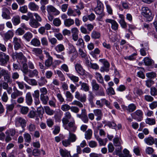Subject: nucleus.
I'll use <instances>...</instances> for the list:
<instances>
[{"instance_id":"obj_1","label":"nucleus","mask_w":157,"mask_h":157,"mask_svg":"<svg viewBox=\"0 0 157 157\" xmlns=\"http://www.w3.org/2000/svg\"><path fill=\"white\" fill-rule=\"evenodd\" d=\"M67 52L69 56L71 57L72 62L78 56V53L75 48L71 44H68Z\"/></svg>"},{"instance_id":"obj_2","label":"nucleus","mask_w":157,"mask_h":157,"mask_svg":"<svg viewBox=\"0 0 157 157\" xmlns=\"http://www.w3.org/2000/svg\"><path fill=\"white\" fill-rule=\"evenodd\" d=\"M97 6L94 9L95 13L99 15V17L101 19L104 15L103 13V5L99 0H97Z\"/></svg>"},{"instance_id":"obj_3","label":"nucleus","mask_w":157,"mask_h":157,"mask_svg":"<svg viewBox=\"0 0 157 157\" xmlns=\"http://www.w3.org/2000/svg\"><path fill=\"white\" fill-rule=\"evenodd\" d=\"M142 14L147 18V21H151L153 17L151 16V13L150 10L147 7H143L141 9Z\"/></svg>"},{"instance_id":"obj_4","label":"nucleus","mask_w":157,"mask_h":157,"mask_svg":"<svg viewBox=\"0 0 157 157\" xmlns=\"http://www.w3.org/2000/svg\"><path fill=\"white\" fill-rule=\"evenodd\" d=\"M96 104L97 107L99 108H102L104 105L108 108L111 109L112 107L110 106V103L105 98L101 99L100 100H97L96 101Z\"/></svg>"},{"instance_id":"obj_5","label":"nucleus","mask_w":157,"mask_h":157,"mask_svg":"<svg viewBox=\"0 0 157 157\" xmlns=\"http://www.w3.org/2000/svg\"><path fill=\"white\" fill-rule=\"evenodd\" d=\"M143 115V113L142 111L140 109H138L131 114L132 118L137 121H140L142 120Z\"/></svg>"},{"instance_id":"obj_6","label":"nucleus","mask_w":157,"mask_h":157,"mask_svg":"<svg viewBox=\"0 0 157 157\" xmlns=\"http://www.w3.org/2000/svg\"><path fill=\"white\" fill-rule=\"evenodd\" d=\"M27 121L24 118L21 117H17L15 120V124L16 127H21L22 128H24L26 126Z\"/></svg>"},{"instance_id":"obj_7","label":"nucleus","mask_w":157,"mask_h":157,"mask_svg":"<svg viewBox=\"0 0 157 157\" xmlns=\"http://www.w3.org/2000/svg\"><path fill=\"white\" fill-rule=\"evenodd\" d=\"M10 59L9 56L3 52H0V63L1 65L5 66Z\"/></svg>"},{"instance_id":"obj_8","label":"nucleus","mask_w":157,"mask_h":157,"mask_svg":"<svg viewBox=\"0 0 157 157\" xmlns=\"http://www.w3.org/2000/svg\"><path fill=\"white\" fill-rule=\"evenodd\" d=\"M67 124H68V127H67L66 125L63 126L64 127L65 129L68 130L69 132L75 131L77 127L75 125V121L73 118H72L71 121H69Z\"/></svg>"},{"instance_id":"obj_9","label":"nucleus","mask_w":157,"mask_h":157,"mask_svg":"<svg viewBox=\"0 0 157 157\" xmlns=\"http://www.w3.org/2000/svg\"><path fill=\"white\" fill-rule=\"evenodd\" d=\"M13 43L14 48L15 50H17L21 48L22 45L21 39L20 38L14 37L13 38Z\"/></svg>"},{"instance_id":"obj_10","label":"nucleus","mask_w":157,"mask_h":157,"mask_svg":"<svg viewBox=\"0 0 157 157\" xmlns=\"http://www.w3.org/2000/svg\"><path fill=\"white\" fill-rule=\"evenodd\" d=\"M76 116L80 118L84 123H87L88 122L89 119L85 109H82L81 114H77Z\"/></svg>"},{"instance_id":"obj_11","label":"nucleus","mask_w":157,"mask_h":157,"mask_svg":"<svg viewBox=\"0 0 157 157\" xmlns=\"http://www.w3.org/2000/svg\"><path fill=\"white\" fill-rule=\"evenodd\" d=\"M73 118L71 116V113L68 111H67L64 114V117L62 118V122L63 126H65L67 124L69 121V120Z\"/></svg>"},{"instance_id":"obj_12","label":"nucleus","mask_w":157,"mask_h":157,"mask_svg":"<svg viewBox=\"0 0 157 157\" xmlns=\"http://www.w3.org/2000/svg\"><path fill=\"white\" fill-rule=\"evenodd\" d=\"M46 10L48 14L53 13L54 15H57L60 13V12L52 5L47 6Z\"/></svg>"},{"instance_id":"obj_13","label":"nucleus","mask_w":157,"mask_h":157,"mask_svg":"<svg viewBox=\"0 0 157 157\" xmlns=\"http://www.w3.org/2000/svg\"><path fill=\"white\" fill-rule=\"evenodd\" d=\"M3 71L2 75L3 76L4 81L7 82H11L12 79L11 78L10 73L8 71L5 69H3Z\"/></svg>"},{"instance_id":"obj_14","label":"nucleus","mask_w":157,"mask_h":157,"mask_svg":"<svg viewBox=\"0 0 157 157\" xmlns=\"http://www.w3.org/2000/svg\"><path fill=\"white\" fill-rule=\"evenodd\" d=\"M105 21L106 23H110L111 24V28L113 30L115 31L117 30L118 24L115 21L111 19H107Z\"/></svg>"},{"instance_id":"obj_15","label":"nucleus","mask_w":157,"mask_h":157,"mask_svg":"<svg viewBox=\"0 0 157 157\" xmlns=\"http://www.w3.org/2000/svg\"><path fill=\"white\" fill-rule=\"evenodd\" d=\"M14 56L18 60H20V62L22 63L26 62L27 61L26 58L23 55L22 52L17 53L15 52L14 53Z\"/></svg>"},{"instance_id":"obj_16","label":"nucleus","mask_w":157,"mask_h":157,"mask_svg":"<svg viewBox=\"0 0 157 157\" xmlns=\"http://www.w3.org/2000/svg\"><path fill=\"white\" fill-rule=\"evenodd\" d=\"M14 92H13L11 94V97L12 99H16L18 96H22L23 92L18 90L16 87L13 88Z\"/></svg>"},{"instance_id":"obj_17","label":"nucleus","mask_w":157,"mask_h":157,"mask_svg":"<svg viewBox=\"0 0 157 157\" xmlns=\"http://www.w3.org/2000/svg\"><path fill=\"white\" fill-rule=\"evenodd\" d=\"M75 69L77 72L82 75L85 74V70L83 68L82 65L79 63H77L75 65Z\"/></svg>"},{"instance_id":"obj_18","label":"nucleus","mask_w":157,"mask_h":157,"mask_svg":"<svg viewBox=\"0 0 157 157\" xmlns=\"http://www.w3.org/2000/svg\"><path fill=\"white\" fill-rule=\"evenodd\" d=\"M25 102L28 105H32L33 100L30 92H28L26 93L25 95Z\"/></svg>"},{"instance_id":"obj_19","label":"nucleus","mask_w":157,"mask_h":157,"mask_svg":"<svg viewBox=\"0 0 157 157\" xmlns=\"http://www.w3.org/2000/svg\"><path fill=\"white\" fill-rule=\"evenodd\" d=\"M24 80L29 84L32 86H36L37 85V82L34 79H30L27 76H25Z\"/></svg>"},{"instance_id":"obj_20","label":"nucleus","mask_w":157,"mask_h":157,"mask_svg":"<svg viewBox=\"0 0 157 157\" xmlns=\"http://www.w3.org/2000/svg\"><path fill=\"white\" fill-rule=\"evenodd\" d=\"M75 21L74 19L71 18L66 19L64 20V24L65 26L69 27L74 25Z\"/></svg>"},{"instance_id":"obj_21","label":"nucleus","mask_w":157,"mask_h":157,"mask_svg":"<svg viewBox=\"0 0 157 157\" xmlns=\"http://www.w3.org/2000/svg\"><path fill=\"white\" fill-rule=\"evenodd\" d=\"M95 77L97 81L99 83L102 84L103 86L105 88V84L104 83L103 78L101 75L99 73L96 72L95 73Z\"/></svg>"},{"instance_id":"obj_22","label":"nucleus","mask_w":157,"mask_h":157,"mask_svg":"<svg viewBox=\"0 0 157 157\" xmlns=\"http://www.w3.org/2000/svg\"><path fill=\"white\" fill-rule=\"evenodd\" d=\"M29 24L31 27L34 28H37L41 25V24L34 18L30 20Z\"/></svg>"},{"instance_id":"obj_23","label":"nucleus","mask_w":157,"mask_h":157,"mask_svg":"<svg viewBox=\"0 0 157 157\" xmlns=\"http://www.w3.org/2000/svg\"><path fill=\"white\" fill-rule=\"evenodd\" d=\"M29 9L32 11H37L38 10L39 7L33 2H30L28 5Z\"/></svg>"},{"instance_id":"obj_24","label":"nucleus","mask_w":157,"mask_h":157,"mask_svg":"<svg viewBox=\"0 0 157 157\" xmlns=\"http://www.w3.org/2000/svg\"><path fill=\"white\" fill-rule=\"evenodd\" d=\"M20 17L18 15L13 16L11 19L13 25L16 26L19 24L20 23Z\"/></svg>"},{"instance_id":"obj_25","label":"nucleus","mask_w":157,"mask_h":157,"mask_svg":"<svg viewBox=\"0 0 157 157\" xmlns=\"http://www.w3.org/2000/svg\"><path fill=\"white\" fill-rule=\"evenodd\" d=\"M113 143L114 145L116 147H121L122 144V141L120 138L117 137H115L113 140Z\"/></svg>"},{"instance_id":"obj_26","label":"nucleus","mask_w":157,"mask_h":157,"mask_svg":"<svg viewBox=\"0 0 157 157\" xmlns=\"http://www.w3.org/2000/svg\"><path fill=\"white\" fill-rule=\"evenodd\" d=\"M22 67H21V70L24 74V75L27 74L29 72L28 66L26 62L23 63Z\"/></svg>"},{"instance_id":"obj_27","label":"nucleus","mask_w":157,"mask_h":157,"mask_svg":"<svg viewBox=\"0 0 157 157\" xmlns=\"http://www.w3.org/2000/svg\"><path fill=\"white\" fill-rule=\"evenodd\" d=\"M54 49L57 52H59L64 51L65 48L63 45L60 44L56 46L54 48Z\"/></svg>"},{"instance_id":"obj_28","label":"nucleus","mask_w":157,"mask_h":157,"mask_svg":"<svg viewBox=\"0 0 157 157\" xmlns=\"http://www.w3.org/2000/svg\"><path fill=\"white\" fill-rule=\"evenodd\" d=\"M10 11L7 9H6L5 11L2 13V16L3 18L6 20H9L11 19V17L9 14Z\"/></svg>"},{"instance_id":"obj_29","label":"nucleus","mask_w":157,"mask_h":157,"mask_svg":"<svg viewBox=\"0 0 157 157\" xmlns=\"http://www.w3.org/2000/svg\"><path fill=\"white\" fill-rule=\"evenodd\" d=\"M145 142L148 145H151L155 144V139L154 140L153 138L151 137H149L144 139Z\"/></svg>"},{"instance_id":"obj_30","label":"nucleus","mask_w":157,"mask_h":157,"mask_svg":"<svg viewBox=\"0 0 157 157\" xmlns=\"http://www.w3.org/2000/svg\"><path fill=\"white\" fill-rule=\"evenodd\" d=\"M33 34L31 33L28 32L24 34L23 36V38H24L27 41L29 42L33 37Z\"/></svg>"},{"instance_id":"obj_31","label":"nucleus","mask_w":157,"mask_h":157,"mask_svg":"<svg viewBox=\"0 0 157 157\" xmlns=\"http://www.w3.org/2000/svg\"><path fill=\"white\" fill-rule=\"evenodd\" d=\"M30 43L31 45L36 47L39 46L40 45V40L37 38H34L32 39Z\"/></svg>"},{"instance_id":"obj_32","label":"nucleus","mask_w":157,"mask_h":157,"mask_svg":"<svg viewBox=\"0 0 157 157\" xmlns=\"http://www.w3.org/2000/svg\"><path fill=\"white\" fill-rule=\"evenodd\" d=\"M47 81L45 77H41L38 80V85L42 86L45 85L47 83Z\"/></svg>"},{"instance_id":"obj_33","label":"nucleus","mask_w":157,"mask_h":157,"mask_svg":"<svg viewBox=\"0 0 157 157\" xmlns=\"http://www.w3.org/2000/svg\"><path fill=\"white\" fill-rule=\"evenodd\" d=\"M78 54L81 56L82 58H83L85 59H88V56L87 54V52L85 50H83L81 48L78 49Z\"/></svg>"},{"instance_id":"obj_34","label":"nucleus","mask_w":157,"mask_h":157,"mask_svg":"<svg viewBox=\"0 0 157 157\" xmlns=\"http://www.w3.org/2000/svg\"><path fill=\"white\" fill-rule=\"evenodd\" d=\"M14 33L12 31H9L4 34V38L5 40H8L11 38L13 36Z\"/></svg>"},{"instance_id":"obj_35","label":"nucleus","mask_w":157,"mask_h":157,"mask_svg":"<svg viewBox=\"0 0 157 157\" xmlns=\"http://www.w3.org/2000/svg\"><path fill=\"white\" fill-rule=\"evenodd\" d=\"M123 151L124 154L122 153L119 154V157H131V156L129 154V152L127 149H124Z\"/></svg>"},{"instance_id":"obj_36","label":"nucleus","mask_w":157,"mask_h":157,"mask_svg":"<svg viewBox=\"0 0 157 157\" xmlns=\"http://www.w3.org/2000/svg\"><path fill=\"white\" fill-rule=\"evenodd\" d=\"M44 109L45 113L49 115H52L54 113V111L51 109L48 106H44Z\"/></svg>"},{"instance_id":"obj_37","label":"nucleus","mask_w":157,"mask_h":157,"mask_svg":"<svg viewBox=\"0 0 157 157\" xmlns=\"http://www.w3.org/2000/svg\"><path fill=\"white\" fill-rule=\"evenodd\" d=\"M91 86L93 90L98 91L99 88V85L97 83L95 80H93L91 82Z\"/></svg>"},{"instance_id":"obj_38","label":"nucleus","mask_w":157,"mask_h":157,"mask_svg":"<svg viewBox=\"0 0 157 157\" xmlns=\"http://www.w3.org/2000/svg\"><path fill=\"white\" fill-rule=\"evenodd\" d=\"M38 74L39 72L36 69H35L33 70H30L29 76L30 78L37 77L38 76Z\"/></svg>"},{"instance_id":"obj_39","label":"nucleus","mask_w":157,"mask_h":157,"mask_svg":"<svg viewBox=\"0 0 157 157\" xmlns=\"http://www.w3.org/2000/svg\"><path fill=\"white\" fill-rule=\"evenodd\" d=\"M136 109V105L133 103H131L128 106L127 111L130 113L132 112Z\"/></svg>"},{"instance_id":"obj_40","label":"nucleus","mask_w":157,"mask_h":157,"mask_svg":"<svg viewBox=\"0 0 157 157\" xmlns=\"http://www.w3.org/2000/svg\"><path fill=\"white\" fill-rule=\"evenodd\" d=\"M53 58L47 59L45 62V65L47 68L49 67L53 64Z\"/></svg>"},{"instance_id":"obj_41","label":"nucleus","mask_w":157,"mask_h":157,"mask_svg":"<svg viewBox=\"0 0 157 157\" xmlns=\"http://www.w3.org/2000/svg\"><path fill=\"white\" fill-rule=\"evenodd\" d=\"M23 136L25 141L29 143L31 140V136L30 134L28 133H25L23 134Z\"/></svg>"},{"instance_id":"obj_42","label":"nucleus","mask_w":157,"mask_h":157,"mask_svg":"<svg viewBox=\"0 0 157 157\" xmlns=\"http://www.w3.org/2000/svg\"><path fill=\"white\" fill-rule=\"evenodd\" d=\"M80 90L85 92H87L90 90L89 85L86 83L83 82L81 86Z\"/></svg>"},{"instance_id":"obj_43","label":"nucleus","mask_w":157,"mask_h":157,"mask_svg":"<svg viewBox=\"0 0 157 157\" xmlns=\"http://www.w3.org/2000/svg\"><path fill=\"white\" fill-rule=\"evenodd\" d=\"M100 36V33L96 31H93L91 34L92 38L94 39H98Z\"/></svg>"},{"instance_id":"obj_44","label":"nucleus","mask_w":157,"mask_h":157,"mask_svg":"<svg viewBox=\"0 0 157 157\" xmlns=\"http://www.w3.org/2000/svg\"><path fill=\"white\" fill-rule=\"evenodd\" d=\"M92 133V131L90 129H88L85 133V138L87 140L91 139Z\"/></svg>"},{"instance_id":"obj_45","label":"nucleus","mask_w":157,"mask_h":157,"mask_svg":"<svg viewBox=\"0 0 157 157\" xmlns=\"http://www.w3.org/2000/svg\"><path fill=\"white\" fill-rule=\"evenodd\" d=\"M71 132H69L68 139L71 141V142H75L77 139V137L75 135L71 133Z\"/></svg>"},{"instance_id":"obj_46","label":"nucleus","mask_w":157,"mask_h":157,"mask_svg":"<svg viewBox=\"0 0 157 157\" xmlns=\"http://www.w3.org/2000/svg\"><path fill=\"white\" fill-rule=\"evenodd\" d=\"M59 152L62 157H67L70 154V153L67 150H63L62 148L60 149Z\"/></svg>"},{"instance_id":"obj_47","label":"nucleus","mask_w":157,"mask_h":157,"mask_svg":"<svg viewBox=\"0 0 157 157\" xmlns=\"http://www.w3.org/2000/svg\"><path fill=\"white\" fill-rule=\"evenodd\" d=\"M145 121L146 124L150 125H154L156 123L155 119L154 118H147L145 119Z\"/></svg>"},{"instance_id":"obj_48","label":"nucleus","mask_w":157,"mask_h":157,"mask_svg":"<svg viewBox=\"0 0 157 157\" xmlns=\"http://www.w3.org/2000/svg\"><path fill=\"white\" fill-rule=\"evenodd\" d=\"M56 74L59 78L60 80L63 81L65 80L64 75L61 71L59 70H57Z\"/></svg>"},{"instance_id":"obj_49","label":"nucleus","mask_w":157,"mask_h":157,"mask_svg":"<svg viewBox=\"0 0 157 157\" xmlns=\"http://www.w3.org/2000/svg\"><path fill=\"white\" fill-rule=\"evenodd\" d=\"M65 96L67 98L66 100L68 101H71L73 98V95L69 91H67L65 93Z\"/></svg>"},{"instance_id":"obj_50","label":"nucleus","mask_w":157,"mask_h":157,"mask_svg":"<svg viewBox=\"0 0 157 157\" xmlns=\"http://www.w3.org/2000/svg\"><path fill=\"white\" fill-rule=\"evenodd\" d=\"M40 99L43 104L46 105L47 104L49 98L47 96L40 95Z\"/></svg>"},{"instance_id":"obj_51","label":"nucleus","mask_w":157,"mask_h":157,"mask_svg":"<svg viewBox=\"0 0 157 157\" xmlns=\"http://www.w3.org/2000/svg\"><path fill=\"white\" fill-rule=\"evenodd\" d=\"M137 55V54L136 53H134L130 56H126L124 57V58L126 60H134L136 59Z\"/></svg>"},{"instance_id":"obj_52","label":"nucleus","mask_w":157,"mask_h":157,"mask_svg":"<svg viewBox=\"0 0 157 157\" xmlns=\"http://www.w3.org/2000/svg\"><path fill=\"white\" fill-rule=\"evenodd\" d=\"M33 53L36 56H39L42 53V50L40 48H33L32 50Z\"/></svg>"},{"instance_id":"obj_53","label":"nucleus","mask_w":157,"mask_h":157,"mask_svg":"<svg viewBox=\"0 0 157 157\" xmlns=\"http://www.w3.org/2000/svg\"><path fill=\"white\" fill-rule=\"evenodd\" d=\"M27 128L30 132H33L36 129V125L30 123L28 125Z\"/></svg>"},{"instance_id":"obj_54","label":"nucleus","mask_w":157,"mask_h":157,"mask_svg":"<svg viewBox=\"0 0 157 157\" xmlns=\"http://www.w3.org/2000/svg\"><path fill=\"white\" fill-rule=\"evenodd\" d=\"M48 40L51 44L52 47L55 46L57 43V39L55 37L48 38Z\"/></svg>"},{"instance_id":"obj_55","label":"nucleus","mask_w":157,"mask_h":157,"mask_svg":"<svg viewBox=\"0 0 157 157\" xmlns=\"http://www.w3.org/2000/svg\"><path fill=\"white\" fill-rule=\"evenodd\" d=\"M53 23L56 26L59 27L61 25V22L59 18H56L53 20Z\"/></svg>"},{"instance_id":"obj_56","label":"nucleus","mask_w":157,"mask_h":157,"mask_svg":"<svg viewBox=\"0 0 157 157\" xmlns=\"http://www.w3.org/2000/svg\"><path fill=\"white\" fill-rule=\"evenodd\" d=\"M60 93V91L59 90L58 92H57V93H56V94L58 100L60 102L62 103L64 101V99Z\"/></svg>"},{"instance_id":"obj_57","label":"nucleus","mask_w":157,"mask_h":157,"mask_svg":"<svg viewBox=\"0 0 157 157\" xmlns=\"http://www.w3.org/2000/svg\"><path fill=\"white\" fill-rule=\"evenodd\" d=\"M21 113L23 114H26L28 112L29 108L27 107L22 106L20 108Z\"/></svg>"},{"instance_id":"obj_58","label":"nucleus","mask_w":157,"mask_h":157,"mask_svg":"<svg viewBox=\"0 0 157 157\" xmlns=\"http://www.w3.org/2000/svg\"><path fill=\"white\" fill-rule=\"evenodd\" d=\"M143 61L146 65H150L152 64V60L148 57H146L144 59Z\"/></svg>"},{"instance_id":"obj_59","label":"nucleus","mask_w":157,"mask_h":157,"mask_svg":"<svg viewBox=\"0 0 157 157\" xmlns=\"http://www.w3.org/2000/svg\"><path fill=\"white\" fill-rule=\"evenodd\" d=\"M67 15L69 16H73L74 17H75L76 16V14L74 13V10L70 8H69L67 10Z\"/></svg>"},{"instance_id":"obj_60","label":"nucleus","mask_w":157,"mask_h":157,"mask_svg":"<svg viewBox=\"0 0 157 157\" xmlns=\"http://www.w3.org/2000/svg\"><path fill=\"white\" fill-rule=\"evenodd\" d=\"M70 106L67 104L62 105L61 106V109L64 111H67L71 109Z\"/></svg>"},{"instance_id":"obj_61","label":"nucleus","mask_w":157,"mask_h":157,"mask_svg":"<svg viewBox=\"0 0 157 157\" xmlns=\"http://www.w3.org/2000/svg\"><path fill=\"white\" fill-rule=\"evenodd\" d=\"M1 99L2 101L5 102H6L8 100V97L6 92H4L1 97Z\"/></svg>"},{"instance_id":"obj_62","label":"nucleus","mask_w":157,"mask_h":157,"mask_svg":"<svg viewBox=\"0 0 157 157\" xmlns=\"http://www.w3.org/2000/svg\"><path fill=\"white\" fill-rule=\"evenodd\" d=\"M19 10L21 13H25L28 12V8L26 5L20 7Z\"/></svg>"},{"instance_id":"obj_63","label":"nucleus","mask_w":157,"mask_h":157,"mask_svg":"<svg viewBox=\"0 0 157 157\" xmlns=\"http://www.w3.org/2000/svg\"><path fill=\"white\" fill-rule=\"evenodd\" d=\"M25 32V31L24 30L21 28H19L16 30V34L17 35L21 36L23 35Z\"/></svg>"},{"instance_id":"obj_64","label":"nucleus","mask_w":157,"mask_h":157,"mask_svg":"<svg viewBox=\"0 0 157 157\" xmlns=\"http://www.w3.org/2000/svg\"><path fill=\"white\" fill-rule=\"evenodd\" d=\"M150 94L151 95L153 96H155L157 95V90L156 88L154 87H152L151 88Z\"/></svg>"}]
</instances>
